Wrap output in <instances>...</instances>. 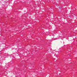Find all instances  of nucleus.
Instances as JSON below:
<instances>
[{
    "mask_svg": "<svg viewBox=\"0 0 77 77\" xmlns=\"http://www.w3.org/2000/svg\"><path fill=\"white\" fill-rule=\"evenodd\" d=\"M57 53H58V52H57Z\"/></svg>",
    "mask_w": 77,
    "mask_h": 77,
    "instance_id": "obj_2",
    "label": "nucleus"
},
{
    "mask_svg": "<svg viewBox=\"0 0 77 77\" xmlns=\"http://www.w3.org/2000/svg\"><path fill=\"white\" fill-rule=\"evenodd\" d=\"M3 2L4 3H6V1H4V2Z\"/></svg>",
    "mask_w": 77,
    "mask_h": 77,
    "instance_id": "obj_1",
    "label": "nucleus"
}]
</instances>
